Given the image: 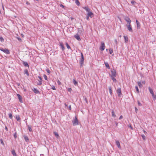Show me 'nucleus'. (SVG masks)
I'll list each match as a JSON object with an SVG mask.
<instances>
[{
    "label": "nucleus",
    "mask_w": 156,
    "mask_h": 156,
    "mask_svg": "<svg viewBox=\"0 0 156 156\" xmlns=\"http://www.w3.org/2000/svg\"><path fill=\"white\" fill-rule=\"evenodd\" d=\"M142 83L143 84H145V81H142Z\"/></svg>",
    "instance_id": "obj_57"
},
{
    "label": "nucleus",
    "mask_w": 156,
    "mask_h": 156,
    "mask_svg": "<svg viewBox=\"0 0 156 156\" xmlns=\"http://www.w3.org/2000/svg\"><path fill=\"white\" fill-rule=\"evenodd\" d=\"M38 77L40 79V80H39L41 81L42 82V78L40 76H38Z\"/></svg>",
    "instance_id": "obj_47"
},
{
    "label": "nucleus",
    "mask_w": 156,
    "mask_h": 156,
    "mask_svg": "<svg viewBox=\"0 0 156 156\" xmlns=\"http://www.w3.org/2000/svg\"><path fill=\"white\" fill-rule=\"evenodd\" d=\"M109 90V92L110 93V94L112 95V87L111 86L109 87H108Z\"/></svg>",
    "instance_id": "obj_23"
},
{
    "label": "nucleus",
    "mask_w": 156,
    "mask_h": 156,
    "mask_svg": "<svg viewBox=\"0 0 156 156\" xmlns=\"http://www.w3.org/2000/svg\"><path fill=\"white\" fill-rule=\"evenodd\" d=\"M124 19L128 23V24H130V23L131 22V21L129 18L127 16H126L125 17Z\"/></svg>",
    "instance_id": "obj_7"
},
{
    "label": "nucleus",
    "mask_w": 156,
    "mask_h": 156,
    "mask_svg": "<svg viewBox=\"0 0 156 156\" xmlns=\"http://www.w3.org/2000/svg\"><path fill=\"white\" fill-rule=\"evenodd\" d=\"M81 58L80 60V63L81 66H82L84 62V58L83 57V55L82 52H81Z\"/></svg>",
    "instance_id": "obj_2"
},
{
    "label": "nucleus",
    "mask_w": 156,
    "mask_h": 156,
    "mask_svg": "<svg viewBox=\"0 0 156 156\" xmlns=\"http://www.w3.org/2000/svg\"><path fill=\"white\" fill-rule=\"evenodd\" d=\"M0 41L2 42H3L4 41V39L2 37L0 36Z\"/></svg>",
    "instance_id": "obj_36"
},
{
    "label": "nucleus",
    "mask_w": 156,
    "mask_h": 156,
    "mask_svg": "<svg viewBox=\"0 0 156 156\" xmlns=\"http://www.w3.org/2000/svg\"><path fill=\"white\" fill-rule=\"evenodd\" d=\"M68 91H70V90H72V89L71 88H69L68 90Z\"/></svg>",
    "instance_id": "obj_59"
},
{
    "label": "nucleus",
    "mask_w": 156,
    "mask_h": 156,
    "mask_svg": "<svg viewBox=\"0 0 156 156\" xmlns=\"http://www.w3.org/2000/svg\"><path fill=\"white\" fill-rule=\"evenodd\" d=\"M105 64V66L108 69H110V67L109 66V65L107 62H105L104 63Z\"/></svg>",
    "instance_id": "obj_19"
},
{
    "label": "nucleus",
    "mask_w": 156,
    "mask_h": 156,
    "mask_svg": "<svg viewBox=\"0 0 156 156\" xmlns=\"http://www.w3.org/2000/svg\"><path fill=\"white\" fill-rule=\"evenodd\" d=\"M23 63L25 67H29V65L27 62L23 61Z\"/></svg>",
    "instance_id": "obj_21"
},
{
    "label": "nucleus",
    "mask_w": 156,
    "mask_h": 156,
    "mask_svg": "<svg viewBox=\"0 0 156 156\" xmlns=\"http://www.w3.org/2000/svg\"><path fill=\"white\" fill-rule=\"evenodd\" d=\"M122 118H123L122 116V115H121L120 116L119 118V119H122Z\"/></svg>",
    "instance_id": "obj_51"
},
{
    "label": "nucleus",
    "mask_w": 156,
    "mask_h": 156,
    "mask_svg": "<svg viewBox=\"0 0 156 156\" xmlns=\"http://www.w3.org/2000/svg\"><path fill=\"white\" fill-rule=\"evenodd\" d=\"M115 42L116 45L117 44V41L116 39H115L114 40Z\"/></svg>",
    "instance_id": "obj_48"
},
{
    "label": "nucleus",
    "mask_w": 156,
    "mask_h": 156,
    "mask_svg": "<svg viewBox=\"0 0 156 156\" xmlns=\"http://www.w3.org/2000/svg\"><path fill=\"white\" fill-rule=\"evenodd\" d=\"M59 45L61 47L62 51H64L65 49V47L63 44L62 42H60L59 43Z\"/></svg>",
    "instance_id": "obj_14"
},
{
    "label": "nucleus",
    "mask_w": 156,
    "mask_h": 156,
    "mask_svg": "<svg viewBox=\"0 0 156 156\" xmlns=\"http://www.w3.org/2000/svg\"><path fill=\"white\" fill-rule=\"evenodd\" d=\"M89 16H88L87 15V16L86 17V19L87 20H89Z\"/></svg>",
    "instance_id": "obj_49"
},
{
    "label": "nucleus",
    "mask_w": 156,
    "mask_h": 156,
    "mask_svg": "<svg viewBox=\"0 0 156 156\" xmlns=\"http://www.w3.org/2000/svg\"><path fill=\"white\" fill-rule=\"evenodd\" d=\"M141 136L142 138L144 139V140H145L146 137L145 136H144V134L142 135Z\"/></svg>",
    "instance_id": "obj_41"
},
{
    "label": "nucleus",
    "mask_w": 156,
    "mask_h": 156,
    "mask_svg": "<svg viewBox=\"0 0 156 156\" xmlns=\"http://www.w3.org/2000/svg\"><path fill=\"white\" fill-rule=\"evenodd\" d=\"M73 82L74 84L76 86L77 85L78 83L75 79H73Z\"/></svg>",
    "instance_id": "obj_26"
},
{
    "label": "nucleus",
    "mask_w": 156,
    "mask_h": 156,
    "mask_svg": "<svg viewBox=\"0 0 156 156\" xmlns=\"http://www.w3.org/2000/svg\"><path fill=\"white\" fill-rule=\"evenodd\" d=\"M148 89L150 93L152 94V96H154V95H155L154 93L153 90L151 89L150 87H148Z\"/></svg>",
    "instance_id": "obj_10"
},
{
    "label": "nucleus",
    "mask_w": 156,
    "mask_h": 156,
    "mask_svg": "<svg viewBox=\"0 0 156 156\" xmlns=\"http://www.w3.org/2000/svg\"><path fill=\"white\" fill-rule=\"evenodd\" d=\"M32 90L33 91V92L35 94H39L40 93V92L39 91V90L35 88H34L32 89Z\"/></svg>",
    "instance_id": "obj_9"
},
{
    "label": "nucleus",
    "mask_w": 156,
    "mask_h": 156,
    "mask_svg": "<svg viewBox=\"0 0 156 156\" xmlns=\"http://www.w3.org/2000/svg\"><path fill=\"white\" fill-rule=\"evenodd\" d=\"M83 8L88 12L90 11V9L88 7H85Z\"/></svg>",
    "instance_id": "obj_18"
},
{
    "label": "nucleus",
    "mask_w": 156,
    "mask_h": 156,
    "mask_svg": "<svg viewBox=\"0 0 156 156\" xmlns=\"http://www.w3.org/2000/svg\"><path fill=\"white\" fill-rule=\"evenodd\" d=\"M74 37L77 40H78L79 41H80L81 40V39H80V37L79 36L78 34H76L74 36Z\"/></svg>",
    "instance_id": "obj_13"
},
{
    "label": "nucleus",
    "mask_w": 156,
    "mask_h": 156,
    "mask_svg": "<svg viewBox=\"0 0 156 156\" xmlns=\"http://www.w3.org/2000/svg\"><path fill=\"white\" fill-rule=\"evenodd\" d=\"M66 45L67 47V48L68 49H71V48L70 47V46L67 43H66Z\"/></svg>",
    "instance_id": "obj_32"
},
{
    "label": "nucleus",
    "mask_w": 156,
    "mask_h": 156,
    "mask_svg": "<svg viewBox=\"0 0 156 156\" xmlns=\"http://www.w3.org/2000/svg\"><path fill=\"white\" fill-rule=\"evenodd\" d=\"M112 117H116V115H115V112L114 111L112 110Z\"/></svg>",
    "instance_id": "obj_29"
},
{
    "label": "nucleus",
    "mask_w": 156,
    "mask_h": 156,
    "mask_svg": "<svg viewBox=\"0 0 156 156\" xmlns=\"http://www.w3.org/2000/svg\"><path fill=\"white\" fill-rule=\"evenodd\" d=\"M26 3L27 4H29V3L28 2H26Z\"/></svg>",
    "instance_id": "obj_63"
},
{
    "label": "nucleus",
    "mask_w": 156,
    "mask_h": 156,
    "mask_svg": "<svg viewBox=\"0 0 156 156\" xmlns=\"http://www.w3.org/2000/svg\"><path fill=\"white\" fill-rule=\"evenodd\" d=\"M135 89H136V91L138 93H139V90L138 89V87L137 86H136L135 87Z\"/></svg>",
    "instance_id": "obj_34"
},
{
    "label": "nucleus",
    "mask_w": 156,
    "mask_h": 156,
    "mask_svg": "<svg viewBox=\"0 0 156 156\" xmlns=\"http://www.w3.org/2000/svg\"><path fill=\"white\" fill-rule=\"evenodd\" d=\"M0 50L3 51V52H4V53H5V54H10V52L9 51V50L8 49H6V48L3 49L2 48H0Z\"/></svg>",
    "instance_id": "obj_3"
},
{
    "label": "nucleus",
    "mask_w": 156,
    "mask_h": 156,
    "mask_svg": "<svg viewBox=\"0 0 156 156\" xmlns=\"http://www.w3.org/2000/svg\"><path fill=\"white\" fill-rule=\"evenodd\" d=\"M81 31H80V29H79V30H78V33H81Z\"/></svg>",
    "instance_id": "obj_58"
},
{
    "label": "nucleus",
    "mask_w": 156,
    "mask_h": 156,
    "mask_svg": "<svg viewBox=\"0 0 156 156\" xmlns=\"http://www.w3.org/2000/svg\"><path fill=\"white\" fill-rule=\"evenodd\" d=\"M58 84L61 83L59 81H58Z\"/></svg>",
    "instance_id": "obj_62"
},
{
    "label": "nucleus",
    "mask_w": 156,
    "mask_h": 156,
    "mask_svg": "<svg viewBox=\"0 0 156 156\" xmlns=\"http://www.w3.org/2000/svg\"><path fill=\"white\" fill-rule=\"evenodd\" d=\"M87 15L90 18H92L94 14L92 12L90 11L87 13Z\"/></svg>",
    "instance_id": "obj_8"
},
{
    "label": "nucleus",
    "mask_w": 156,
    "mask_h": 156,
    "mask_svg": "<svg viewBox=\"0 0 156 156\" xmlns=\"http://www.w3.org/2000/svg\"><path fill=\"white\" fill-rule=\"evenodd\" d=\"M9 118L11 119H12V114L11 113H9Z\"/></svg>",
    "instance_id": "obj_31"
},
{
    "label": "nucleus",
    "mask_w": 156,
    "mask_h": 156,
    "mask_svg": "<svg viewBox=\"0 0 156 156\" xmlns=\"http://www.w3.org/2000/svg\"><path fill=\"white\" fill-rule=\"evenodd\" d=\"M111 72L112 74V75L111 76H113L114 77H115L116 76V73L115 70H114V71H112Z\"/></svg>",
    "instance_id": "obj_11"
},
{
    "label": "nucleus",
    "mask_w": 156,
    "mask_h": 156,
    "mask_svg": "<svg viewBox=\"0 0 156 156\" xmlns=\"http://www.w3.org/2000/svg\"><path fill=\"white\" fill-rule=\"evenodd\" d=\"M138 84L140 87H141L142 85L141 82H138Z\"/></svg>",
    "instance_id": "obj_35"
},
{
    "label": "nucleus",
    "mask_w": 156,
    "mask_h": 156,
    "mask_svg": "<svg viewBox=\"0 0 156 156\" xmlns=\"http://www.w3.org/2000/svg\"><path fill=\"white\" fill-rule=\"evenodd\" d=\"M138 105L139 106H141L142 105V104L139 101H137Z\"/></svg>",
    "instance_id": "obj_43"
},
{
    "label": "nucleus",
    "mask_w": 156,
    "mask_h": 156,
    "mask_svg": "<svg viewBox=\"0 0 156 156\" xmlns=\"http://www.w3.org/2000/svg\"><path fill=\"white\" fill-rule=\"evenodd\" d=\"M43 155H44L43 154H40V156H43Z\"/></svg>",
    "instance_id": "obj_64"
},
{
    "label": "nucleus",
    "mask_w": 156,
    "mask_h": 156,
    "mask_svg": "<svg viewBox=\"0 0 156 156\" xmlns=\"http://www.w3.org/2000/svg\"><path fill=\"white\" fill-rule=\"evenodd\" d=\"M69 110H71V105H70L69 106Z\"/></svg>",
    "instance_id": "obj_52"
},
{
    "label": "nucleus",
    "mask_w": 156,
    "mask_h": 156,
    "mask_svg": "<svg viewBox=\"0 0 156 156\" xmlns=\"http://www.w3.org/2000/svg\"><path fill=\"white\" fill-rule=\"evenodd\" d=\"M17 96H18V98L20 101V102H22V97L19 94H17Z\"/></svg>",
    "instance_id": "obj_15"
},
{
    "label": "nucleus",
    "mask_w": 156,
    "mask_h": 156,
    "mask_svg": "<svg viewBox=\"0 0 156 156\" xmlns=\"http://www.w3.org/2000/svg\"><path fill=\"white\" fill-rule=\"evenodd\" d=\"M5 129L6 130V131H8V128L6 126H5Z\"/></svg>",
    "instance_id": "obj_53"
},
{
    "label": "nucleus",
    "mask_w": 156,
    "mask_h": 156,
    "mask_svg": "<svg viewBox=\"0 0 156 156\" xmlns=\"http://www.w3.org/2000/svg\"><path fill=\"white\" fill-rule=\"evenodd\" d=\"M0 141H1V144L3 145V146H4L5 145V144L3 142V140L2 139H0Z\"/></svg>",
    "instance_id": "obj_40"
},
{
    "label": "nucleus",
    "mask_w": 156,
    "mask_h": 156,
    "mask_svg": "<svg viewBox=\"0 0 156 156\" xmlns=\"http://www.w3.org/2000/svg\"><path fill=\"white\" fill-rule=\"evenodd\" d=\"M36 83L37 85H41L42 84V82H41V81H40L39 80H37L36 81Z\"/></svg>",
    "instance_id": "obj_17"
},
{
    "label": "nucleus",
    "mask_w": 156,
    "mask_h": 156,
    "mask_svg": "<svg viewBox=\"0 0 156 156\" xmlns=\"http://www.w3.org/2000/svg\"><path fill=\"white\" fill-rule=\"evenodd\" d=\"M109 52L110 54H111L113 53V50L112 49L110 48L109 49Z\"/></svg>",
    "instance_id": "obj_38"
},
{
    "label": "nucleus",
    "mask_w": 156,
    "mask_h": 156,
    "mask_svg": "<svg viewBox=\"0 0 156 156\" xmlns=\"http://www.w3.org/2000/svg\"><path fill=\"white\" fill-rule=\"evenodd\" d=\"M111 79L114 82H116V79L114 78L115 77L112 76H111Z\"/></svg>",
    "instance_id": "obj_25"
},
{
    "label": "nucleus",
    "mask_w": 156,
    "mask_h": 156,
    "mask_svg": "<svg viewBox=\"0 0 156 156\" xmlns=\"http://www.w3.org/2000/svg\"><path fill=\"white\" fill-rule=\"evenodd\" d=\"M135 109L136 112V113H137V111L138 110V109L136 107H135Z\"/></svg>",
    "instance_id": "obj_54"
},
{
    "label": "nucleus",
    "mask_w": 156,
    "mask_h": 156,
    "mask_svg": "<svg viewBox=\"0 0 156 156\" xmlns=\"http://www.w3.org/2000/svg\"><path fill=\"white\" fill-rule=\"evenodd\" d=\"M24 73L27 75V76H29V73L27 69H26L25 70Z\"/></svg>",
    "instance_id": "obj_27"
},
{
    "label": "nucleus",
    "mask_w": 156,
    "mask_h": 156,
    "mask_svg": "<svg viewBox=\"0 0 156 156\" xmlns=\"http://www.w3.org/2000/svg\"><path fill=\"white\" fill-rule=\"evenodd\" d=\"M27 127H28V129H29V131L30 132H31L32 131V130L31 126H29V125H27Z\"/></svg>",
    "instance_id": "obj_28"
},
{
    "label": "nucleus",
    "mask_w": 156,
    "mask_h": 156,
    "mask_svg": "<svg viewBox=\"0 0 156 156\" xmlns=\"http://www.w3.org/2000/svg\"><path fill=\"white\" fill-rule=\"evenodd\" d=\"M115 143L116 145L118 148H121V146L119 141L118 140H116Z\"/></svg>",
    "instance_id": "obj_12"
},
{
    "label": "nucleus",
    "mask_w": 156,
    "mask_h": 156,
    "mask_svg": "<svg viewBox=\"0 0 156 156\" xmlns=\"http://www.w3.org/2000/svg\"><path fill=\"white\" fill-rule=\"evenodd\" d=\"M124 37L125 39V42L126 43H128V38L127 36H124Z\"/></svg>",
    "instance_id": "obj_16"
},
{
    "label": "nucleus",
    "mask_w": 156,
    "mask_h": 156,
    "mask_svg": "<svg viewBox=\"0 0 156 156\" xmlns=\"http://www.w3.org/2000/svg\"><path fill=\"white\" fill-rule=\"evenodd\" d=\"M126 27L129 31L131 32H133V30L130 24L126 25Z\"/></svg>",
    "instance_id": "obj_6"
},
{
    "label": "nucleus",
    "mask_w": 156,
    "mask_h": 156,
    "mask_svg": "<svg viewBox=\"0 0 156 156\" xmlns=\"http://www.w3.org/2000/svg\"><path fill=\"white\" fill-rule=\"evenodd\" d=\"M85 101H86V102L87 103H88V101L87 100V99L86 98H85Z\"/></svg>",
    "instance_id": "obj_56"
},
{
    "label": "nucleus",
    "mask_w": 156,
    "mask_h": 156,
    "mask_svg": "<svg viewBox=\"0 0 156 156\" xmlns=\"http://www.w3.org/2000/svg\"><path fill=\"white\" fill-rule=\"evenodd\" d=\"M105 48V43L103 42H101V45L100 47V49L101 50L103 51L104 50Z\"/></svg>",
    "instance_id": "obj_4"
},
{
    "label": "nucleus",
    "mask_w": 156,
    "mask_h": 156,
    "mask_svg": "<svg viewBox=\"0 0 156 156\" xmlns=\"http://www.w3.org/2000/svg\"><path fill=\"white\" fill-rule=\"evenodd\" d=\"M24 138L25 141L26 142H28L29 141V138L27 136H24Z\"/></svg>",
    "instance_id": "obj_22"
},
{
    "label": "nucleus",
    "mask_w": 156,
    "mask_h": 156,
    "mask_svg": "<svg viewBox=\"0 0 156 156\" xmlns=\"http://www.w3.org/2000/svg\"><path fill=\"white\" fill-rule=\"evenodd\" d=\"M136 23L137 24V27L138 28H140V23L137 20H136Z\"/></svg>",
    "instance_id": "obj_20"
},
{
    "label": "nucleus",
    "mask_w": 156,
    "mask_h": 156,
    "mask_svg": "<svg viewBox=\"0 0 156 156\" xmlns=\"http://www.w3.org/2000/svg\"><path fill=\"white\" fill-rule=\"evenodd\" d=\"M51 89L53 90H56V88L55 86H53V87H52Z\"/></svg>",
    "instance_id": "obj_50"
},
{
    "label": "nucleus",
    "mask_w": 156,
    "mask_h": 156,
    "mask_svg": "<svg viewBox=\"0 0 156 156\" xmlns=\"http://www.w3.org/2000/svg\"><path fill=\"white\" fill-rule=\"evenodd\" d=\"M13 136H14V138L16 139L17 137V133L16 132H15L14 134V135H13Z\"/></svg>",
    "instance_id": "obj_39"
},
{
    "label": "nucleus",
    "mask_w": 156,
    "mask_h": 156,
    "mask_svg": "<svg viewBox=\"0 0 156 156\" xmlns=\"http://www.w3.org/2000/svg\"><path fill=\"white\" fill-rule=\"evenodd\" d=\"M54 134L57 137V138H58V137H59V135L56 132H55Z\"/></svg>",
    "instance_id": "obj_37"
},
{
    "label": "nucleus",
    "mask_w": 156,
    "mask_h": 156,
    "mask_svg": "<svg viewBox=\"0 0 156 156\" xmlns=\"http://www.w3.org/2000/svg\"><path fill=\"white\" fill-rule=\"evenodd\" d=\"M131 2L132 4H133L135 2V1H132Z\"/></svg>",
    "instance_id": "obj_55"
},
{
    "label": "nucleus",
    "mask_w": 156,
    "mask_h": 156,
    "mask_svg": "<svg viewBox=\"0 0 156 156\" xmlns=\"http://www.w3.org/2000/svg\"><path fill=\"white\" fill-rule=\"evenodd\" d=\"M21 36L23 37L24 36V35L23 34H21Z\"/></svg>",
    "instance_id": "obj_60"
},
{
    "label": "nucleus",
    "mask_w": 156,
    "mask_h": 156,
    "mask_svg": "<svg viewBox=\"0 0 156 156\" xmlns=\"http://www.w3.org/2000/svg\"><path fill=\"white\" fill-rule=\"evenodd\" d=\"M75 3L78 6L79 5H80V3L78 0H76Z\"/></svg>",
    "instance_id": "obj_33"
},
{
    "label": "nucleus",
    "mask_w": 156,
    "mask_h": 156,
    "mask_svg": "<svg viewBox=\"0 0 156 156\" xmlns=\"http://www.w3.org/2000/svg\"><path fill=\"white\" fill-rule=\"evenodd\" d=\"M118 124V123L117 122H116L115 125H116V126H117Z\"/></svg>",
    "instance_id": "obj_61"
},
{
    "label": "nucleus",
    "mask_w": 156,
    "mask_h": 156,
    "mask_svg": "<svg viewBox=\"0 0 156 156\" xmlns=\"http://www.w3.org/2000/svg\"><path fill=\"white\" fill-rule=\"evenodd\" d=\"M118 95L119 97H120L122 95L121 89V88L118 89L116 90Z\"/></svg>",
    "instance_id": "obj_5"
},
{
    "label": "nucleus",
    "mask_w": 156,
    "mask_h": 156,
    "mask_svg": "<svg viewBox=\"0 0 156 156\" xmlns=\"http://www.w3.org/2000/svg\"><path fill=\"white\" fill-rule=\"evenodd\" d=\"M44 79H45V80H47V77L46 75H44Z\"/></svg>",
    "instance_id": "obj_44"
},
{
    "label": "nucleus",
    "mask_w": 156,
    "mask_h": 156,
    "mask_svg": "<svg viewBox=\"0 0 156 156\" xmlns=\"http://www.w3.org/2000/svg\"><path fill=\"white\" fill-rule=\"evenodd\" d=\"M16 118L18 121H20V118L19 115H17L16 116Z\"/></svg>",
    "instance_id": "obj_24"
},
{
    "label": "nucleus",
    "mask_w": 156,
    "mask_h": 156,
    "mask_svg": "<svg viewBox=\"0 0 156 156\" xmlns=\"http://www.w3.org/2000/svg\"><path fill=\"white\" fill-rule=\"evenodd\" d=\"M17 39L20 41H22V40L20 37H17Z\"/></svg>",
    "instance_id": "obj_45"
},
{
    "label": "nucleus",
    "mask_w": 156,
    "mask_h": 156,
    "mask_svg": "<svg viewBox=\"0 0 156 156\" xmlns=\"http://www.w3.org/2000/svg\"><path fill=\"white\" fill-rule=\"evenodd\" d=\"M72 122L73 126H76L78 125V121L76 116L73 118V120L72 121Z\"/></svg>",
    "instance_id": "obj_1"
},
{
    "label": "nucleus",
    "mask_w": 156,
    "mask_h": 156,
    "mask_svg": "<svg viewBox=\"0 0 156 156\" xmlns=\"http://www.w3.org/2000/svg\"><path fill=\"white\" fill-rule=\"evenodd\" d=\"M60 6L62 8L64 9L65 8V6L63 5L62 4H60Z\"/></svg>",
    "instance_id": "obj_46"
},
{
    "label": "nucleus",
    "mask_w": 156,
    "mask_h": 156,
    "mask_svg": "<svg viewBox=\"0 0 156 156\" xmlns=\"http://www.w3.org/2000/svg\"><path fill=\"white\" fill-rule=\"evenodd\" d=\"M46 72L48 73L49 74H50V71L49 69L47 68L46 70Z\"/></svg>",
    "instance_id": "obj_42"
},
{
    "label": "nucleus",
    "mask_w": 156,
    "mask_h": 156,
    "mask_svg": "<svg viewBox=\"0 0 156 156\" xmlns=\"http://www.w3.org/2000/svg\"><path fill=\"white\" fill-rule=\"evenodd\" d=\"M12 153L13 155L14 156H16V154L15 152V151L14 150H12Z\"/></svg>",
    "instance_id": "obj_30"
}]
</instances>
